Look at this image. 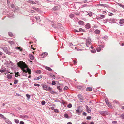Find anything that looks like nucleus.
<instances>
[{"label":"nucleus","instance_id":"obj_59","mask_svg":"<svg viewBox=\"0 0 124 124\" xmlns=\"http://www.w3.org/2000/svg\"><path fill=\"white\" fill-rule=\"evenodd\" d=\"M30 12L31 13H33L35 12V11L34 10L31 9L30 10Z\"/></svg>","mask_w":124,"mask_h":124},{"label":"nucleus","instance_id":"obj_20","mask_svg":"<svg viewBox=\"0 0 124 124\" xmlns=\"http://www.w3.org/2000/svg\"><path fill=\"white\" fill-rule=\"evenodd\" d=\"M92 88L91 87H87L86 89V90L87 91H92Z\"/></svg>","mask_w":124,"mask_h":124},{"label":"nucleus","instance_id":"obj_61","mask_svg":"<svg viewBox=\"0 0 124 124\" xmlns=\"http://www.w3.org/2000/svg\"><path fill=\"white\" fill-rule=\"evenodd\" d=\"M9 42L11 44H12L14 43V42L12 41H9Z\"/></svg>","mask_w":124,"mask_h":124},{"label":"nucleus","instance_id":"obj_12","mask_svg":"<svg viewBox=\"0 0 124 124\" xmlns=\"http://www.w3.org/2000/svg\"><path fill=\"white\" fill-rule=\"evenodd\" d=\"M42 77V76L41 75H40L38 77L35 78L34 79V80H39Z\"/></svg>","mask_w":124,"mask_h":124},{"label":"nucleus","instance_id":"obj_13","mask_svg":"<svg viewBox=\"0 0 124 124\" xmlns=\"http://www.w3.org/2000/svg\"><path fill=\"white\" fill-rule=\"evenodd\" d=\"M5 121L8 124H12V123L11 121H9L8 119H6V118H5Z\"/></svg>","mask_w":124,"mask_h":124},{"label":"nucleus","instance_id":"obj_42","mask_svg":"<svg viewBox=\"0 0 124 124\" xmlns=\"http://www.w3.org/2000/svg\"><path fill=\"white\" fill-rule=\"evenodd\" d=\"M101 114H102L104 115H105L106 114V112H104V111H102L101 112Z\"/></svg>","mask_w":124,"mask_h":124},{"label":"nucleus","instance_id":"obj_40","mask_svg":"<svg viewBox=\"0 0 124 124\" xmlns=\"http://www.w3.org/2000/svg\"><path fill=\"white\" fill-rule=\"evenodd\" d=\"M79 30L80 31H82V32H84L85 31L83 29H82L81 28H80L79 29Z\"/></svg>","mask_w":124,"mask_h":124},{"label":"nucleus","instance_id":"obj_28","mask_svg":"<svg viewBox=\"0 0 124 124\" xmlns=\"http://www.w3.org/2000/svg\"><path fill=\"white\" fill-rule=\"evenodd\" d=\"M26 96L28 100H29L30 98V95L28 94H26Z\"/></svg>","mask_w":124,"mask_h":124},{"label":"nucleus","instance_id":"obj_17","mask_svg":"<svg viewBox=\"0 0 124 124\" xmlns=\"http://www.w3.org/2000/svg\"><path fill=\"white\" fill-rule=\"evenodd\" d=\"M29 57L31 60H33L34 59V56L31 54L29 55Z\"/></svg>","mask_w":124,"mask_h":124},{"label":"nucleus","instance_id":"obj_54","mask_svg":"<svg viewBox=\"0 0 124 124\" xmlns=\"http://www.w3.org/2000/svg\"><path fill=\"white\" fill-rule=\"evenodd\" d=\"M11 6L12 8H14L15 7V6L13 4H11Z\"/></svg>","mask_w":124,"mask_h":124},{"label":"nucleus","instance_id":"obj_32","mask_svg":"<svg viewBox=\"0 0 124 124\" xmlns=\"http://www.w3.org/2000/svg\"><path fill=\"white\" fill-rule=\"evenodd\" d=\"M15 122L16 123H18L19 122V120H18L17 119H15L14 120Z\"/></svg>","mask_w":124,"mask_h":124},{"label":"nucleus","instance_id":"obj_35","mask_svg":"<svg viewBox=\"0 0 124 124\" xmlns=\"http://www.w3.org/2000/svg\"><path fill=\"white\" fill-rule=\"evenodd\" d=\"M64 117L65 118H68V116L67 114H65L64 115Z\"/></svg>","mask_w":124,"mask_h":124},{"label":"nucleus","instance_id":"obj_64","mask_svg":"<svg viewBox=\"0 0 124 124\" xmlns=\"http://www.w3.org/2000/svg\"><path fill=\"white\" fill-rule=\"evenodd\" d=\"M86 113L85 112H84L83 113V115L85 116H86Z\"/></svg>","mask_w":124,"mask_h":124},{"label":"nucleus","instance_id":"obj_16","mask_svg":"<svg viewBox=\"0 0 124 124\" xmlns=\"http://www.w3.org/2000/svg\"><path fill=\"white\" fill-rule=\"evenodd\" d=\"M45 68L46 69L50 71H52V70L49 67L45 66Z\"/></svg>","mask_w":124,"mask_h":124},{"label":"nucleus","instance_id":"obj_24","mask_svg":"<svg viewBox=\"0 0 124 124\" xmlns=\"http://www.w3.org/2000/svg\"><path fill=\"white\" fill-rule=\"evenodd\" d=\"M48 54L47 53L45 52L42 54V56H43V57H45Z\"/></svg>","mask_w":124,"mask_h":124},{"label":"nucleus","instance_id":"obj_52","mask_svg":"<svg viewBox=\"0 0 124 124\" xmlns=\"http://www.w3.org/2000/svg\"><path fill=\"white\" fill-rule=\"evenodd\" d=\"M15 74L16 75L15 76L16 77H17L18 75L19 72H17L16 73L15 72Z\"/></svg>","mask_w":124,"mask_h":124},{"label":"nucleus","instance_id":"obj_44","mask_svg":"<svg viewBox=\"0 0 124 124\" xmlns=\"http://www.w3.org/2000/svg\"><path fill=\"white\" fill-rule=\"evenodd\" d=\"M91 52L93 53H95L96 52V50H91Z\"/></svg>","mask_w":124,"mask_h":124},{"label":"nucleus","instance_id":"obj_62","mask_svg":"<svg viewBox=\"0 0 124 124\" xmlns=\"http://www.w3.org/2000/svg\"><path fill=\"white\" fill-rule=\"evenodd\" d=\"M40 71L39 70L37 71L36 72L37 73H40Z\"/></svg>","mask_w":124,"mask_h":124},{"label":"nucleus","instance_id":"obj_10","mask_svg":"<svg viewBox=\"0 0 124 124\" xmlns=\"http://www.w3.org/2000/svg\"><path fill=\"white\" fill-rule=\"evenodd\" d=\"M78 97L79 98L80 101L82 102L83 101V99L82 98L81 95V94H79L78 95Z\"/></svg>","mask_w":124,"mask_h":124},{"label":"nucleus","instance_id":"obj_36","mask_svg":"<svg viewBox=\"0 0 124 124\" xmlns=\"http://www.w3.org/2000/svg\"><path fill=\"white\" fill-rule=\"evenodd\" d=\"M118 4L119 6L123 8H124V5H122V4L119 3H118Z\"/></svg>","mask_w":124,"mask_h":124},{"label":"nucleus","instance_id":"obj_19","mask_svg":"<svg viewBox=\"0 0 124 124\" xmlns=\"http://www.w3.org/2000/svg\"><path fill=\"white\" fill-rule=\"evenodd\" d=\"M7 78L8 79H11L12 78V76L10 74H8L7 75Z\"/></svg>","mask_w":124,"mask_h":124},{"label":"nucleus","instance_id":"obj_55","mask_svg":"<svg viewBox=\"0 0 124 124\" xmlns=\"http://www.w3.org/2000/svg\"><path fill=\"white\" fill-rule=\"evenodd\" d=\"M24 122L23 121H21L20 122V124H24Z\"/></svg>","mask_w":124,"mask_h":124},{"label":"nucleus","instance_id":"obj_7","mask_svg":"<svg viewBox=\"0 0 124 124\" xmlns=\"http://www.w3.org/2000/svg\"><path fill=\"white\" fill-rule=\"evenodd\" d=\"M105 102L106 104L108 105L109 107L110 108H111L112 107V106H111V104L108 102V101H107L106 99H105Z\"/></svg>","mask_w":124,"mask_h":124},{"label":"nucleus","instance_id":"obj_4","mask_svg":"<svg viewBox=\"0 0 124 124\" xmlns=\"http://www.w3.org/2000/svg\"><path fill=\"white\" fill-rule=\"evenodd\" d=\"M2 49L5 52L8 54H10L11 53V52L8 51L7 48L6 47H2Z\"/></svg>","mask_w":124,"mask_h":124},{"label":"nucleus","instance_id":"obj_48","mask_svg":"<svg viewBox=\"0 0 124 124\" xmlns=\"http://www.w3.org/2000/svg\"><path fill=\"white\" fill-rule=\"evenodd\" d=\"M57 88L60 91H61V90L60 89V86H58L57 87Z\"/></svg>","mask_w":124,"mask_h":124},{"label":"nucleus","instance_id":"obj_3","mask_svg":"<svg viewBox=\"0 0 124 124\" xmlns=\"http://www.w3.org/2000/svg\"><path fill=\"white\" fill-rule=\"evenodd\" d=\"M83 109L82 107L81 106H80L76 110V113H80L83 111Z\"/></svg>","mask_w":124,"mask_h":124},{"label":"nucleus","instance_id":"obj_49","mask_svg":"<svg viewBox=\"0 0 124 124\" xmlns=\"http://www.w3.org/2000/svg\"><path fill=\"white\" fill-rule=\"evenodd\" d=\"M100 16L102 18H104L105 17V16L103 15H100Z\"/></svg>","mask_w":124,"mask_h":124},{"label":"nucleus","instance_id":"obj_1","mask_svg":"<svg viewBox=\"0 0 124 124\" xmlns=\"http://www.w3.org/2000/svg\"><path fill=\"white\" fill-rule=\"evenodd\" d=\"M18 65L22 69L23 72H28L29 74H31V70L27 67L24 62L20 61L18 63Z\"/></svg>","mask_w":124,"mask_h":124},{"label":"nucleus","instance_id":"obj_31","mask_svg":"<svg viewBox=\"0 0 124 124\" xmlns=\"http://www.w3.org/2000/svg\"><path fill=\"white\" fill-rule=\"evenodd\" d=\"M34 86H35L39 87L40 86V85L39 84H38L37 83H35L34 84Z\"/></svg>","mask_w":124,"mask_h":124},{"label":"nucleus","instance_id":"obj_15","mask_svg":"<svg viewBox=\"0 0 124 124\" xmlns=\"http://www.w3.org/2000/svg\"><path fill=\"white\" fill-rule=\"evenodd\" d=\"M90 27V24L89 23H87L85 25V28L87 29H89Z\"/></svg>","mask_w":124,"mask_h":124},{"label":"nucleus","instance_id":"obj_18","mask_svg":"<svg viewBox=\"0 0 124 124\" xmlns=\"http://www.w3.org/2000/svg\"><path fill=\"white\" fill-rule=\"evenodd\" d=\"M109 22L110 23H115V20L114 19H111L109 20Z\"/></svg>","mask_w":124,"mask_h":124},{"label":"nucleus","instance_id":"obj_26","mask_svg":"<svg viewBox=\"0 0 124 124\" xmlns=\"http://www.w3.org/2000/svg\"><path fill=\"white\" fill-rule=\"evenodd\" d=\"M28 2L32 4H36V3L32 1H28Z\"/></svg>","mask_w":124,"mask_h":124},{"label":"nucleus","instance_id":"obj_43","mask_svg":"<svg viewBox=\"0 0 124 124\" xmlns=\"http://www.w3.org/2000/svg\"><path fill=\"white\" fill-rule=\"evenodd\" d=\"M0 117L3 118H5L4 116L0 113Z\"/></svg>","mask_w":124,"mask_h":124},{"label":"nucleus","instance_id":"obj_29","mask_svg":"<svg viewBox=\"0 0 124 124\" xmlns=\"http://www.w3.org/2000/svg\"><path fill=\"white\" fill-rule=\"evenodd\" d=\"M74 16V14H71L69 15V17L71 18H72Z\"/></svg>","mask_w":124,"mask_h":124},{"label":"nucleus","instance_id":"obj_56","mask_svg":"<svg viewBox=\"0 0 124 124\" xmlns=\"http://www.w3.org/2000/svg\"><path fill=\"white\" fill-rule=\"evenodd\" d=\"M91 117L90 116H88L87 118V119L88 120H90L91 119Z\"/></svg>","mask_w":124,"mask_h":124},{"label":"nucleus","instance_id":"obj_30","mask_svg":"<svg viewBox=\"0 0 124 124\" xmlns=\"http://www.w3.org/2000/svg\"><path fill=\"white\" fill-rule=\"evenodd\" d=\"M89 15V16H92V13L91 12H90L88 13V14H87Z\"/></svg>","mask_w":124,"mask_h":124},{"label":"nucleus","instance_id":"obj_39","mask_svg":"<svg viewBox=\"0 0 124 124\" xmlns=\"http://www.w3.org/2000/svg\"><path fill=\"white\" fill-rule=\"evenodd\" d=\"M18 82V80H15L14 81V83L15 84H17Z\"/></svg>","mask_w":124,"mask_h":124},{"label":"nucleus","instance_id":"obj_47","mask_svg":"<svg viewBox=\"0 0 124 124\" xmlns=\"http://www.w3.org/2000/svg\"><path fill=\"white\" fill-rule=\"evenodd\" d=\"M87 110L88 113H90L91 112V109L90 108H89L88 109H87Z\"/></svg>","mask_w":124,"mask_h":124},{"label":"nucleus","instance_id":"obj_14","mask_svg":"<svg viewBox=\"0 0 124 124\" xmlns=\"http://www.w3.org/2000/svg\"><path fill=\"white\" fill-rule=\"evenodd\" d=\"M79 24L81 25H84V23L81 21H79L78 22Z\"/></svg>","mask_w":124,"mask_h":124},{"label":"nucleus","instance_id":"obj_51","mask_svg":"<svg viewBox=\"0 0 124 124\" xmlns=\"http://www.w3.org/2000/svg\"><path fill=\"white\" fill-rule=\"evenodd\" d=\"M75 13L76 15H77L78 16H79L80 14L79 12H76Z\"/></svg>","mask_w":124,"mask_h":124},{"label":"nucleus","instance_id":"obj_46","mask_svg":"<svg viewBox=\"0 0 124 124\" xmlns=\"http://www.w3.org/2000/svg\"><path fill=\"white\" fill-rule=\"evenodd\" d=\"M52 84L53 85H55L56 84L55 81H52Z\"/></svg>","mask_w":124,"mask_h":124},{"label":"nucleus","instance_id":"obj_27","mask_svg":"<svg viewBox=\"0 0 124 124\" xmlns=\"http://www.w3.org/2000/svg\"><path fill=\"white\" fill-rule=\"evenodd\" d=\"M32 8L33 9H34L37 11H39V9L37 8H36L34 7H33Z\"/></svg>","mask_w":124,"mask_h":124},{"label":"nucleus","instance_id":"obj_23","mask_svg":"<svg viewBox=\"0 0 124 124\" xmlns=\"http://www.w3.org/2000/svg\"><path fill=\"white\" fill-rule=\"evenodd\" d=\"M35 18L38 21H40V18L39 17V16H37L35 17Z\"/></svg>","mask_w":124,"mask_h":124},{"label":"nucleus","instance_id":"obj_41","mask_svg":"<svg viewBox=\"0 0 124 124\" xmlns=\"http://www.w3.org/2000/svg\"><path fill=\"white\" fill-rule=\"evenodd\" d=\"M41 104L42 105H44L45 104V102L44 101H43L41 102Z\"/></svg>","mask_w":124,"mask_h":124},{"label":"nucleus","instance_id":"obj_11","mask_svg":"<svg viewBox=\"0 0 124 124\" xmlns=\"http://www.w3.org/2000/svg\"><path fill=\"white\" fill-rule=\"evenodd\" d=\"M119 23L121 25L124 24V19H120L119 21Z\"/></svg>","mask_w":124,"mask_h":124},{"label":"nucleus","instance_id":"obj_25","mask_svg":"<svg viewBox=\"0 0 124 124\" xmlns=\"http://www.w3.org/2000/svg\"><path fill=\"white\" fill-rule=\"evenodd\" d=\"M95 32L96 34H99L100 32V31L98 30H96L95 31Z\"/></svg>","mask_w":124,"mask_h":124},{"label":"nucleus","instance_id":"obj_6","mask_svg":"<svg viewBox=\"0 0 124 124\" xmlns=\"http://www.w3.org/2000/svg\"><path fill=\"white\" fill-rule=\"evenodd\" d=\"M52 27H54V28H56L58 27V26H61L62 24H61L60 23H58L57 24V25L56 24H55L54 23L53 24H52Z\"/></svg>","mask_w":124,"mask_h":124},{"label":"nucleus","instance_id":"obj_45","mask_svg":"<svg viewBox=\"0 0 124 124\" xmlns=\"http://www.w3.org/2000/svg\"><path fill=\"white\" fill-rule=\"evenodd\" d=\"M101 49L100 48H99L97 49V51L98 52H100L101 50Z\"/></svg>","mask_w":124,"mask_h":124},{"label":"nucleus","instance_id":"obj_9","mask_svg":"<svg viewBox=\"0 0 124 124\" xmlns=\"http://www.w3.org/2000/svg\"><path fill=\"white\" fill-rule=\"evenodd\" d=\"M20 117L23 119H24V120H26L29 118L26 115L22 116Z\"/></svg>","mask_w":124,"mask_h":124},{"label":"nucleus","instance_id":"obj_33","mask_svg":"<svg viewBox=\"0 0 124 124\" xmlns=\"http://www.w3.org/2000/svg\"><path fill=\"white\" fill-rule=\"evenodd\" d=\"M50 91H50V92L51 93L53 94H55V93L56 92H54L53 91H52V90Z\"/></svg>","mask_w":124,"mask_h":124},{"label":"nucleus","instance_id":"obj_60","mask_svg":"<svg viewBox=\"0 0 124 124\" xmlns=\"http://www.w3.org/2000/svg\"><path fill=\"white\" fill-rule=\"evenodd\" d=\"M112 123L113 124H116V123H117V122L116 121H113L112 122Z\"/></svg>","mask_w":124,"mask_h":124},{"label":"nucleus","instance_id":"obj_63","mask_svg":"<svg viewBox=\"0 0 124 124\" xmlns=\"http://www.w3.org/2000/svg\"><path fill=\"white\" fill-rule=\"evenodd\" d=\"M73 62H74V64H76L77 63V62H76V61H75V60H73Z\"/></svg>","mask_w":124,"mask_h":124},{"label":"nucleus","instance_id":"obj_5","mask_svg":"<svg viewBox=\"0 0 124 124\" xmlns=\"http://www.w3.org/2000/svg\"><path fill=\"white\" fill-rule=\"evenodd\" d=\"M91 42V39L90 38H88L86 40V44L87 46H89Z\"/></svg>","mask_w":124,"mask_h":124},{"label":"nucleus","instance_id":"obj_22","mask_svg":"<svg viewBox=\"0 0 124 124\" xmlns=\"http://www.w3.org/2000/svg\"><path fill=\"white\" fill-rule=\"evenodd\" d=\"M15 49H18L20 51H22V49H21L20 47L18 46H16L15 47Z\"/></svg>","mask_w":124,"mask_h":124},{"label":"nucleus","instance_id":"obj_58","mask_svg":"<svg viewBox=\"0 0 124 124\" xmlns=\"http://www.w3.org/2000/svg\"><path fill=\"white\" fill-rule=\"evenodd\" d=\"M54 111L56 112H58V110L57 109H54Z\"/></svg>","mask_w":124,"mask_h":124},{"label":"nucleus","instance_id":"obj_38","mask_svg":"<svg viewBox=\"0 0 124 124\" xmlns=\"http://www.w3.org/2000/svg\"><path fill=\"white\" fill-rule=\"evenodd\" d=\"M67 107L69 108H70L72 107V105L71 104H69L67 105Z\"/></svg>","mask_w":124,"mask_h":124},{"label":"nucleus","instance_id":"obj_57","mask_svg":"<svg viewBox=\"0 0 124 124\" xmlns=\"http://www.w3.org/2000/svg\"><path fill=\"white\" fill-rule=\"evenodd\" d=\"M68 88L67 86H66L64 88V90H67V89H68Z\"/></svg>","mask_w":124,"mask_h":124},{"label":"nucleus","instance_id":"obj_21","mask_svg":"<svg viewBox=\"0 0 124 124\" xmlns=\"http://www.w3.org/2000/svg\"><path fill=\"white\" fill-rule=\"evenodd\" d=\"M97 5L98 6H104L105 7H107L108 6H107L106 4H100L98 5Z\"/></svg>","mask_w":124,"mask_h":124},{"label":"nucleus","instance_id":"obj_2","mask_svg":"<svg viewBox=\"0 0 124 124\" xmlns=\"http://www.w3.org/2000/svg\"><path fill=\"white\" fill-rule=\"evenodd\" d=\"M42 87L43 89L44 90H46L47 91H49L52 90V88L50 87H49L48 88L47 87V86L45 84L42 85Z\"/></svg>","mask_w":124,"mask_h":124},{"label":"nucleus","instance_id":"obj_37","mask_svg":"<svg viewBox=\"0 0 124 124\" xmlns=\"http://www.w3.org/2000/svg\"><path fill=\"white\" fill-rule=\"evenodd\" d=\"M57 6H55L53 8V9L54 10H57Z\"/></svg>","mask_w":124,"mask_h":124},{"label":"nucleus","instance_id":"obj_50","mask_svg":"<svg viewBox=\"0 0 124 124\" xmlns=\"http://www.w3.org/2000/svg\"><path fill=\"white\" fill-rule=\"evenodd\" d=\"M8 34L11 37L12 36V34L11 32H9Z\"/></svg>","mask_w":124,"mask_h":124},{"label":"nucleus","instance_id":"obj_34","mask_svg":"<svg viewBox=\"0 0 124 124\" xmlns=\"http://www.w3.org/2000/svg\"><path fill=\"white\" fill-rule=\"evenodd\" d=\"M120 117L121 118L124 119V114H121L120 115Z\"/></svg>","mask_w":124,"mask_h":124},{"label":"nucleus","instance_id":"obj_53","mask_svg":"<svg viewBox=\"0 0 124 124\" xmlns=\"http://www.w3.org/2000/svg\"><path fill=\"white\" fill-rule=\"evenodd\" d=\"M113 14L111 13H108V15L109 16H112L113 15Z\"/></svg>","mask_w":124,"mask_h":124},{"label":"nucleus","instance_id":"obj_8","mask_svg":"<svg viewBox=\"0 0 124 124\" xmlns=\"http://www.w3.org/2000/svg\"><path fill=\"white\" fill-rule=\"evenodd\" d=\"M6 69L4 67L0 69V72L1 73H3L5 72L6 71Z\"/></svg>","mask_w":124,"mask_h":124}]
</instances>
